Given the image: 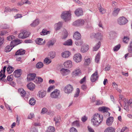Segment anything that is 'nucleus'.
<instances>
[{
    "instance_id": "42",
    "label": "nucleus",
    "mask_w": 132,
    "mask_h": 132,
    "mask_svg": "<svg viewBox=\"0 0 132 132\" xmlns=\"http://www.w3.org/2000/svg\"><path fill=\"white\" fill-rule=\"evenodd\" d=\"M49 31H47L46 29H43L42 30V32H40V34L42 35H47L48 34V32Z\"/></svg>"
},
{
    "instance_id": "26",
    "label": "nucleus",
    "mask_w": 132,
    "mask_h": 132,
    "mask_svg": "<svg viewBox=\"0 0 132 132\" xmlns=\"http://www.w3.org/2000/svg\"><path fill=\"white\" fill-rule=\"evenodd\" d=\"M46 93V91L42 90L39 92L38 94V95L39 96V97L43 98L45 96Z\"/></svg>"
},
{
    "instance_id": "9",
    "label": "nucleus",
    "mask_w": 132,
    "mask_h": 132,
    "mask_svg": "<svg viewBox=\"0 0 132 132\" xmlns=\"http://www.w3.org/2000/svg\"><path fill=\"white\" fill-rule=\"evenodd\" d=\"M98 75L97 70H96L95 72L91 76L90 80L92 82H94L96 81L98 79Z\"/></svg>"
},
{
    "instance_id": "33",
    "label": "nucleus",
    "mask_w": 132,
    "mask_h": 132,
    "mask_svg": "<svg viewBox=\"0 0 132 132\" xmlns=\"http://www.w3.org/2000/svg\"><path fill=\"white\" fill-rule=\"evenodd\" d=\"M14 70V68L11 66H9L7 68L6 70L8 73L10 74L12 73Z\"/></svg>"
},
{
    "instance_id": "50",
    "label": "nucleus",
    "mask_w": 132,
    "mask_h": 132,
    "mask_svg": "<svg viewBox=\"0 0 132 132\" xmlns=\"http://www.w3.org/2000/svg\"><path fill=\"white\" fill-rule=\"evenodd\" d=\"M120 44H118L115 46L113 48V50L114 51H117L120 48Z\"/></svg>"
},
{
    "instance_id": "56",
    "label": "nucleus",
    "mask_w": 132,
    "mask_h": 132,
    "mask_svg": "<svg viewBox=\"0 0 132 132\" xmlns=\"http://www.w3.org/2000/svg\"><path fill=\"white\" fill-rule=\"evenodd\" d=\"M47 109L45 108H43L41 111V113L42 114H44L46 113L47 112Z\"/></svg>"
},
{
    "instance_id": "57",
    "label": "nucleus",
    "mask_w": 132,
    "mask_h": 132,
    "mask_svg": "<svg viewBox=\"0 0 132 132\" xmlns=\"http://www.w3.org/2000/svg\"><path fill=\"white\" fill-rule=\"evenodd\" d=\"M54 120L55 122H56V121H60L61 118L60 117L57 116L55 117L54 119Z\"/></svg>"
},
{
    "instance_id": "52",
    "label": "nucleus",
    "mask_w": 132,
    "mask_h": 132,
    "mask_svg": "<svg viewBox=\"0 0 132 132\" xmlns=\"http://www.w3.org/2000/svg\"><path fill=\"white\" fill-rule=\"evenodd\" d=\"M13 76L12 75H11L8 76L7 78V80L9 81H12L13 79Z\"/></svg>"
},
{
    "instance_id": "14",
    "label": "nucleus",
    "mask_w": 132,
    "mask_h": 132,
    "mask_svg": "<svg viewBox=\"0 0 132 132\" xmlns=\"http://www.w3.org/2000/svg\"><path fill=\"white\" fill-rule=\"evenodd\" d=\"M22 73V70L20 69H17L14 72L13 75L15 77L18 78L20 77Z\"/></svg>"
},
{
    "instance_id": "32",
    "label": "nucleus",
    "mask_w": 132,
    "mask_h": 132,
    "mask_svg": "<svg viewBox=\"0 0 132 132\" xmlns=\"http://www.w3.org/2000/svg\"><path fill=\"white\" fill-rule=\"evenodd\" d=\"M39 22L38 19H36L30 24V26L32 27H35L37 26L39 24Z\"/></svg>"
},
{
    "instance_id": "43",
    "label": "nucleus",
    "mask_w": 132,
    "mask_h": 132,
    "mask_svg": "<svg viewBox=\"0 0 132 132\" xmlns=\"http://www.w3.org/2000/svg\"><path fill=\"white\" fill-rule=\"evenodd\" d=\"M120 10V9L119 8L115 10H114L113 12V16H116L117 15Z\"/></svg>"
},
{
    "instance_id": "61",
    "label": "nucleus",
    "mask_w": 132,
    "mask_h": 132,
    "mask_svg": "<svg viewBox=\"0 0 132 132\" xmlns=\"http://www.w3.org/2000/svg\"><path fill=\"white\" fill-rule=\"evenodd\" d=\"M34 116L33 113H30L28 116V118L29 119H31L34 118Z\"/></svg>"
},
{
    "instance_id": "27",
    "label": "nucleus",
    "mask_w": 132,
    "mask_h": 132,
    "mask_svg": "<svg viewBox=\"0 0 132 132\" xmlns=\"http://www.w3.org/2000/svg\"><path fill=\"white\" fill-rule=\"evenodd\" d=\"M88 48L89 46L88 45H83L81 47V51L82 53H84L87 51Z\"/></svg>"
},
{
    "instance_id": "49",
    "label": "nucleus",
    "mask_w": 132,
    "mask_h": 132,
    "mask_svg": "<svg viewBox=\"0 0 132 132\" xmlns=\"http://www.w3.org/2000/svg\"><path fill=\"white\" fill-rule=\"evenodd\" d=\"M71 17H62V18L65 22H68L70 20Z\"/></svg>"
},
{
    "instance_id": "38",
    "label": "nucleus",
    "mask_w": 132,
    "mask_h": 132,
    "mask_svg": "<svg viewBox=\"0 0 132 132\" xmlns=\"http://www.w3.org/2000/svg\"><path fill=\"white\" fill-rule=\"evenodd\" d=\"M128 51L130 53H132V40L129 43L128 48Z\"/></svg>"
},
{
    "instance_id": "35",
    "label": "nucleus",
    "mask_w": 132,
    "mask_h": 132,
    "mask_svg": "<svg viewBox=\"0 0 132 132\" xmlns=\"http://www.w3.org/2000/svg\"><path fill=\"white\" fill-rule=\"evenodd\" d=\"M72 40L70 39L66 41L63 44L65 45L70 46L72 45Z\"/></svg>"
},
{
    "instance_id": "40",
    "label": "nucleus",
    "mask_w": 132,
    "mask_h": 132,
    "mask_svg": "<svg viewBox=\"0 0 132 132\" xmlns=\"http://www.w3.org/2000/svg\"><path fill=\"white\" fill-rule=\"evenodd\" d=\"M44 62L45 64H48L51 63V60L48 58L46 57L44 59Z\"/></svg>"
},
{
    "instance_id": "28",
    "label": "nucleus",
    "mask_w": 132,
    "mask_h": 132,
    "mask_svg": "<svg viewBox=\"0 0 132 132\" xmlns=\"http://www.w3.org/2000/svg\"><path fill=\"white\" fill-rule=\"evenodd\" d=\"M43 40L42 38H37L35 40V42L38 45H43L44 44V43H42Z\"/></svg>"
},
{
    "instance_id": "64",
    "label": "nucleus",
    "mask_w": 132,
    "mask_h": 132,
    "mask_svg": "<svg viewBox=\"0 0 132 132\" xmlns=\"http://www.w3.org/2000/svg\"><path fill=\"white\" fill-rule=\"evenodd\" d=\"M81 88L83 90H85L87 88V86L86 85H82L81 86Z\"/></svg>"
},
{
    "instance_id": "63",
    "label": "nucleus",
    "mask_w": 132,
    "mask_h": 132,
    "mask_svg": "<svg viewBox=\"0 0 132 132\" xmlns=\"http://www.w3.org/2000/svg\"><path fill=\"white\" fill-rule=\"evenodd\" d=\"M86 80V77L85 76L83 78L81 79L80 81V82L81 84H83L85 81Z\"/></svg>"
},
{
    "instance_id": "60",
    "label": "nucleus",
    "mask_w": 132,
    "mask_h": 132,
    "mask_svg": "<svg viewBox=\"0 0 132 132\" xmlns=\"http://www.w3.org/2000/svg\"><path fill=\"white\" fill-rule=\"evenodd\" d=\"M70 132H77V131L75 128L72 127L70 129Z\"/></svg>"
},
{
    "instance_id": "13",
    "label": "nucleus",
    "mask_w": 132,
    "mask_h": 132,
    "mask_svg": "<svg viewBox=\"0 0 132 132\" xmlns=\"http://www.w3.org/2000/svg\"><path fill=\"white\" fill-rule=\"evenodd\" d=\"M71 12L70 10L69 11H65L62 12L61 16H71Z\"/></svg>"
},
{
    "instance_id": "37",
    "label": "nucleus",
    "mask_w": 132,
    "mask_h": 132,
    "mask_svg": "<svg viewBox=\"0 0 132 132\" xmlns=\"http://www.w3.org/2000/svg\"><path fill=\"white\" fill-rule=\"evenodd\" d=\"M54 127L52 126H50L48 128L46 132H54Z\"/></svg>"
},
{
    "instance_id": "59",
    "label": "nucleus",
    "mask_w": 132,
    "mask_h": 132,
    "mask_svg": "<svg viewBox=\"0 0 132 132\" xmlns=\"http://www.w3.org/2000/svg\"><path fill=\"white\" fill-rule=\"evenodd\" d=\"M55 86H50L49 87L48 89L47 92H50V91L52 90L53 89L55 88Z\"/></svg>"
},
{
    "instance_id": "20",
    "label": "nucleus",
    "mask_w": 132,
    "mask_h": 132,
    "mask_svg": "<svg viewBox=\"0 0 132 132\" xmlns=\"http://www.w3.org/2000/svg\"><path fill=\"white\" fill-rule=\"evenodd\" d=\"M113 121V117H109L106 120V124L108 126H111Z\"/></svg>"
},
{
    "instance_id": "31",
    "label": "nucleus",
    "mask_w": 132,
    "mask_h": 132,
    "mask_svg": "<svg viewBox=\"0 0 132 132\" xmlns=\"http://www.w3.org/2000/svg\"><path fill=\"white\" fill-rule=\"evenodd\" d=\"M109 108L106 107H102L100 108H99V110L101 111H103L104 112H107V113L110 114V113L107 111H108Z\"/></svg>"
},
{
    "instance_id": "30",
    "label": "nucleus",
    "mask_w": 132,
    "mask_h": 132,
    "mask_svg": "<svg viewBox=\"0 0 132 132\" xmlns=\"http://www.w3.org/2000/svg\"><path fill=\"white\" fill-rule=\"evenodd\" d=\"M101 45V43L99 41L93 47V51H96L100 47Z\"/></svg>"
},
{
    "instance_id": "22",
    "label": "nucleus",
    "mask_w": 132,
    "mask_h": 132,
    "mask_svg": "<svg viewBox=\"0 0 132 132\" xmlns=\"http://www.w3.org/2000/svg\"><path fill=\"white\" fill-rule=\"evenodd\" d=\"M27 87L30 90H33L35 88V85L32 83L30 82L27 85Z\"/></svg>"
},
{
    "instance_id": "48",
    "label": "nucleus",
    "mask_w": 132,
    "mask_h": 132,
    "mask_svg": "<svg viewBox=\"0 0 132 132\" xmlns=\"http://www.w3.org/2000/svg\"><path fill=\"white\" fill-rule=\"evenodd\" d=\"M80 92V90L79 88H77L76 89V93L74 95V96L76 97H77L78 96Z\"/></svg>"
},
{
    "instance_id": "16",
    "label": "nucleus",
    "mask_w": 132,
    "mask_h": 132,
    "mask_svg": "<svg viewBox=\"0 0 132 132\" xmlns=\"http://www.w3.org/2000/svg\"><path fill=\"white\" fill-rule=\"evenodd\" d=\"M35 73H30L27 75V79L28 81H32L34 80L36 77Z\"/></svg>"
},
{
    "instance_id": "7",
    "label": "nucleus",
    "mask_w": 132,
    "mask_h": 132,
    "mask_svg": "<svg viewBox=\"0 0 132 132\" xmlns=\"http://www.w3.org/2000/svg\"><path fill=\"white\" fill-rule=\"evenodd\" d=\"M90 37L92 38H95L97 39L101 40L102 39L103 35V34L100 32L96 33H92Z\"/></svg>"
},
{
    "instance_id": "21",
    "label": "nucleus",
    "mask_w": 132,
    "mask_h": 132,
    "mask_svg": "<svg viewBox=\"0 0 132 132\" xmlns=\"http://www.w3.org/2000/svg\"><path fill=\"white\" fill-rule=\"evenodd\" d=\"M61 73L63 76H66L68 75L70 73V71L68 69L62 68L60 70Z\"/></svg>"
},
{
    "instance_id": "46",
    "label": "nucleus",
    "mask_w": 132,
    "mask_h": 132,
    "mask_svg": "<svg viewBox=\"0 0 132 132\" xmlns=\"http://www.w3.org/2000/svg\"><path fill=\"white\" fill-rule=\"evenodd\" d=\"M54 42L52 40H50L48 42L47 45L48 47H49L51 46H53L54 45Z\"/></svg>"
},
{
    "instance_id": "4",
    "label": "nucleus",
    "mask_w": 132,
    "mask_h": 132,
    "mask_svg": "<svg viewBox=\"0 0 132 132\" xmlns=\"http://www.w3.org/2000/svg\"><path fill=\"white\" fill-rule=\"evenodd\" d=\"M6 68V66H4L3 70H2L0 71V81L2 80L4 82L6 81V80L5 79L6 77L5 73Z\"/></svg>"
},
{
    "instance_id": "45",
    "label": "nucleus",
    "mask_w": 132,
    "mask_h": 132,
    "mask_svg": "<svg viewBox=\"0 0 132 132\" xmlns=\"http://www.w3.org/2000/svg\"><path fill=\"white\" fill-rule=\"evenodd\" d=\"M72 126H76L78 127H79L80 125L79 121L77 120L74 121L72 123Z\"/></svg>"
},
{
    "instance_id": "1",
    "label": "nucleus",
    "mask_w": 132,
    "mask_h": 132,
    "mask_svg": "<svg viewBox=\"0 0 132 132\" xmlns=\"http://www.w3.org/2000/svg\"><path fill=\"white\" fill-rule=\"evenodd\" d=\"M91 122L94 126H98L101 123L103 120L102 115H100L98 113H95L92 117Z\"/></svg>"
},
{
    "instance_id": "12",
    "label": "nucleus",
    "mask_w": 132,
    "mask_h": 132,
    "mask_svg": "<svg viewBox=\"0 0 132 132\" xmlns=\"http://www.w3.org/2000/svg\"><path fill=\"white\" fill-rule=\"evenodd\" d=\"M72 74L74 77L79 76L81 75V70L79 68H76L72 72Z\"/></svg>"
},
{
    "instance_id": "10",
    "label": "nucleus",
    "mask_w": 132,
    "mask_h": 132,
    "mask_svg": "<svg viewBox=\"0 0 132 132\" xmlns=\"http://www.w3.org/2000/svg\"><path fill=\"white\" fill-rule=\"evenodd\" d=\"M84 20L82 19H79L77 20L73 23V25L75 26H79L84 24Z\"/></svg>"
},
{
    "instance_id": "58",
    "label": "nucleus",
    "mask_w": 132,
    "mask_h": 132,
    "mask_svg": "<svg viewBox=\"0 0 132 132\" xmlns=\"http://www.w3.org/2000/svg\"><path fill=\"white\" fill-rule=\"evenodd\" d=\"M18 37L19 38H25L24 37V34H23V32H22L20 33L18 36Z\"/></svg>"
},
{
    "instance_id": "5",
    "label": "nucleus",
    "mask_w": 132,
    "mask_h": 132,
    "mask_svg": "<svg viewBox=\"0 0 132 132\" xmlns=\"http://www.w3.org/2000/svg\"><path fill=\"white\" fill-rule=\"evenodd\" d=\"M73 88L72 85L69 84L66 85L64 88V92L67 94L71 93Z\"/></svg>"
},
{
    "instance_id": "2",
    "label": "nucleus",
    "mask_w": 132,
    "mask_h": 132,
    "mask_svg": "<svg viewBox=\"0 0 132 132\" xmlns=\"http://www.w3.org/2000/svg\"><path fill=\"white\" fill-rule=\"evenodd\" d=\"M73 38L76 40L75 44L77 46L81 45L83 43V41L81 39V36L80 34L78 31L75 32L73 35Z\"/></svg>"
},
{
    "instance_id": "8",
    "label": "nucleus",
    "mask_w": 132,
    "mask_h": 132,
    "mask_svg": "<svg viewBox=\"0 0 132 132\" xmlns=\"http://www.w3.org/2000/svg\"><path fill=\"white\" fill-rule=\"evenodd\" d=\"M73 59L74 61L77 63L80 62L82 59L81 55L79 53L75 54L73 56Z\"/></svg>"
},
{
    "instance_id": "34",
    "label": "nucleus",
    "mask_w": 132,
    "mask_h": 132,
    "mask_svg": "<svg viewBox=\"0 0 132 132\" xmlns=\"http://www.w3.org/2000/svg\"><path fill=\"white\" fill-rule=\"evenodd\" d=\"M14 11V12H17L18 10L16 9H15L13 8L12 9H10L9 7H6L5 8L4 12H9L11 11Z\"/></svg>"
},
{
    "instance_id": "11",
    "label": "nucleus",
    "mask_w": 132,
    "mask_h": 132,
    "mask_svg": "<svg viewBox=\"0 0 132 132\" xmlns=\"http://www.w3.org/2000/svg\"><path fill=\"white\" fill-rule=\"evenodd\" d=\"M15 46V45L13 44V43L11 42L10 45H8L5 47V52H10Z\"/></svg>"
},
{
    "instance_id": "39",
    "label": "nucleus",
    "mask_w": 132,
    "mask_h": 132,
    "mask_svg": "<svg viewBox=\"0 0 132 132\" xmlns=\"http://www.w3.org/2000/svg\"><path fill=\"white\" fill-rule=\"evenodd\" d=\"M35 100L33 97L31 98L29 100V104L31 105H34L35 104Z\"/></svg>"
},
{
    "instance_id": "41",
    "label": "nucleus",
    "mask_w": 132,
    "mask_h": 132,
    "mask_svg": "<svg viewBox=\"0 0 132 132\" xmlns=\"http://www.w3.org/2000/svg\"><path fill=\"white\" fill-rule=\"evenodd\" d=\"M98 9L100 13L102 14H103L106 12L104 8L102 7L101 5L100 7H98Z\"/></svg>"
},
{
    "instance_id": "24",
    "label": "nucleus",
    "mask_w": 132,
    "mask_h": 132,
    "mask_svg": "<svg viewBox=\"0 0 132 132\" xmlns=\"http://www.w3.org/2000/svg\"><path fill=\"white\" fill-rule=\"evenodd\" d=\"M18 92L21 94V96L24 97L26 94V92L22 88H19L18 90Z\"/></svg>"
},
{
    "instance_id": "3",
    "label": "nucleus",
    "mask_w": 132,
    "mask_h": 132,
    "mask_svg": "<svg viewBox=\"0 0 132 132\" xmlns=\"http://www.w3.org/2000/svg\"><path fill=\"white\" fill-rule=\"evenodd\" d=\"M60 90L56 89L51 93L50 96L52 98L59 99L60 98Z\"/></svg>"
},
{
    "instance_id": "15",
    "label": "nucleus",
    "mask_w": 132,
    "mask_h": 132,
    "mask_svg": "<svg viewBox=\"0 0 132 132\" xmlns=\"http://www.w3.org/2000/svg\"><path fill=\"white\" fill-rule=\"evenodd\" d=\"M76 15L77 16H82L83 14V11L81 8H79L76 9L75 12Z\"/></svg>"
},
{
    "instance_id": "54",
    "label": "nucleus",
    "mask_w": 132,
    "mask_h": 132,
    "mask_svg": "<svg viewBox=\"0 0 132 132\" xmlns=\"http://www.w3.org/2000/svg\"><path fill=\"white\" fill-rule=\"evenodd\" d=\"M20 39H15L13 40L12 41H11L13 43H18L17 44H15L16 45H18V44H19L21 42H20Z\"/></svg>"
},
{
    "instance_id": "25",
    "label": "nucleus",
    "mask_w": 132,
    "mask_h": 132,
    "mask_svg": "<svg viewBox=\"0 0 132 132\" xmlns=\"http://www.w3.org/2000/svg\"><path fill=\"white\" fill-rule=\"evenodd\" d=\"M62 56L65 58L68 57L70 55V53L68 51H65L62 53Z\"/></svg>"
},
{
    "instance_id": "36",
    "label": "nucleus",
    "mask_w": 132,
    "mask_h": 132,
    "mask_svg": "<svg viewBox=\"0 0 132 132\" xmlns=\"http://www.w3.org/2000/svg\"><path fill=\"white\" fill-rule=\"evenodd\" d=\"M43 64L41 62H38L36 65V68L38 69L41 68L43 67Z\"/></svg>"
},
{
    "instance_id": "17",
    "label": "nucleus",
    "mask_w": 132,
    "mask_h": 132,
    "mask_svg": "<svg viewBox=\"0 0 132 132\" xmlns=\"http://www.w3.org/2000/svg\"><path fill=\"white\" fill-rule=\"evenodd\" d=\"M68 33L67 31L65 29H64L63 30L61 38L62 39H65L68 37Z\"/></svg>"
},
{
    "instance_id": "44",
    "label": "nucleus",
    "mask_w": 132,
    "mask_h": 132,
    "mask_svg": "<svg viewBox=\"0 0 132 132\" xmlns=\"http://www.w3.org/2000/svg\"><path fill=\"white\" fill-rule=\"evenodd\" d=\"M85 62L84 64L86 65H89L91 62V60L90 58L86 59L85 58Z\"/></svg>"
},
{
    "instance_id": "29",
    "label": "nucleus",
    "mask_w": 132,
    "mask_h": 132,
    "mask_svg": "<svg viewBox=\"0 0 132 132\" xmlns=\"http://www.w3.org/2000/svg\"><path fill=\"white\" fill-rule=\"evenodd\" d=\"M115 129L112 127H109L106 128L104 132H115Z\"/></svg>"
},
{
    "instance_id": "55",
    "label": "nucleus",
    "mask_w": 132,
    "mask_h": 132,
    "mask_svg": "<svg viewBox=\"0 0 132 132\" xmlns=\"http://www.w3.org/2000/svg\"><path fill=\"white\" fill-rule=\"evenodd\" d=\"M129 41V38L125 36L123 39V42L125 43H127Z\"/></svg>"
},
{
    "instance_id": "47",
    "label": "nucleus",
    "mask_w": 132,
    "mask_h": 132,
    "mask_svg": "<svg viewBox=\"0 0 132 132\" xmlns=\"http://www.w3.org/2000/svg\"><path fill=\"white\" fill-rule=\"evenodd\" d=\"M100 54L99 53L97 54L96 56L95 57V62L97 63H98L100 60Z\"/></svg>"
},
{
    "instance_id": "62",
    "label": "nucleus",
    "mask_w": 132,
    "mask_h": 132,
    "mask_svg": "<svg viewBox=\"0 0 132 132\" xmlns=\"http://www.w3.org/2000/svg\"><path fill=\"white\" fill-rule=\"evenodd\" d=\"M124 108L125 110H126L127 111H129V110L128 104H125V105L124 106Z\"/></svg>"
},
{
    "instance_id": "6",
    "label": "nucleus",
    "mask_w": 132,
    "mask_h": 132,
    "mask_svg": "<svg viewBox=\"0 0 132 132\" xmlns=\"http://www.w3.org/2000/svg\"><path fill=\"white\" fill-rule=\"evenodd\" d=\"M128 20L125 17H120L117 20L118 23L120 25H124L127 23Z\"/></svg>"
},
{
    "instance_id": "51",
    "label": "nucleus",
    "mask_w": 132,
    "mask_h": 132,
    "mask_svg": "<svg viewBox=\"0 0 132 132\" xmlns=\"http://www.w3.org/2000/svg\"><path fill=\"white\" fill-rule=\"evenodd\" d=\"M50 57L52 59H53L55 56V53L54 52L51 51L50 52Z\"/></svg>"
},
{
    "instance_id": "53",
    "label": "nucleus",
    "mask_w": 132,
    "mask_h": 132,
    "mask_svg": "<svg viewBox=\"0 0 132 132\" xmlns=\"http://www.w3.org/2000/svg\"><path fill=\"white\" fill-rule=\"evenodd\" d=\"M23 34H24V36L25 38L28 37L30 33L29 32L27 31H24Z\"/></svg>"
},
{
    "instance_id": "23",
    "label": "nucleus",
    "mask_w": 132,
    "mask_h": 132,
    "mask_svg": "<svg viewBox=\"0 0 132 132\" xmlns=\"http://www.w3.org/2000/svg\"><path fill=\"white\" fill-rule=\"evenodd\" d=\"M25 51L24 50L21 49L18 50L15 53L16 55L24 54L25 53Z\"/></svg>"
},
{
    "instance_id": "19",
    "label": "nucleus",
    "mask_w": 132,
    "mask_h": 132,
    "mask_svg": "<svg viewBox=\"0 0 132 132\" xmlns=\"http://www.w3.org/2000/svg\"><path fill=\"white\" fill-rule=\"evenodd\" d=\"M62 22H60L55 23L54 25V28L56 30H59L62 27Z\"/></svg>"
},
{
    "instance_id": "18",
    "label": "nucleus",
    "mask_w": 132,
    "mask_h": 132,
    "mask_svg": "<svg viewBox=\"0 0 132 132\" xmlns=\"http://www.w3.org/2000/svg\"><path fill=\"white\" fill-rule=\"evenodd\" d=\"M64 65L65 67L67 68H70L72 66V63L70 60H68L65 62Z\"/></svg>"
}]
</instances>
